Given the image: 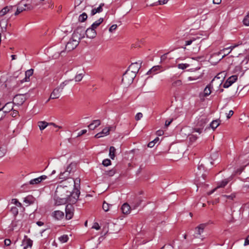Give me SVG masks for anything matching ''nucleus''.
<instances>
[{
	"mask_svg": "<svg viewBox=\"0 0 249 249\" xmlns=\"http://www.w3.org/2000/svg\"><path fill=\"white\" fill-rule=\"evenodd\" d=\"M74 183V181L72 178H69L68 180L57 187L55 194H57V196L68 197L70 204L75 203L79 197L80 192L79 190L75 191L72 190V186Z\"/></svg>",
	"mask_w": 249,
	"mask_h": 249,
	"instance_id": "obj_1",
	"label": "nucleus"
},
{
	"mask_svg": "<svg viewBox=\"0 0 249 249\" xmlns=\"http://www.w3.org/2000/svg\"><path fill=\"white\" fill-rule=\"evenodd\" d=\"M239 44H235L229 47L224 48L220 51L213 53L211 57V61L212 62H217L221 60L226 55L230 53L231 51L235 47L238 46Z\"/></svg>",
	"mask_w": 249,
	"mask_h": 249,
	"instance_id": "obj_2",
	"label": "nucleus"
},
{
	"mask_svg": "<svg viewBox=\"0 0 249 249\" xmlns=\"http://www.w3.org/2000/svg\"><path fill=\"white\" fill-rule=\"evenodd\" d=\"M71 81H72L71 79L66 80L62 83L59 87L54 89L51 94L50 99H54L58 98L60 96L61 93L65 86L68 84V83Z\"/></svg>",
	"mask_w": 249,
	"mask_h": 249,
	"instance_id": "obj_3",
	"label": "nucleus"
},
{
	"mask_svg": "<svg viewBox=\"0 0 249 249\" xmlns=\"http://www.w3.org/2000/svg\"><path fill=\"white\" fill-rule=\"evenodd\" d=\"M135 77L136 74L126 71L123 76L122 82L125 86L129 85L132 83Z\"/></svg>",
	"mask_w": 249,
	"mask_h": 249,
	"instance_id": "obj_4",
	"label": "nucleus"
},
{
	"mask_svg": "<svg viewBox=\"0 0 249 249\" xmlns=\"http://www.w3.org/2000/svg\"><path fill=\"white\" fill-rule=\"evenodd\" d=\"M33 8V6L32 5L25 3L24 0H21L18 4L15 15L17 16L24 11L31 10Z\"/></svg>",
	"mask_w": 249,
	"mask_h": 249,
	"instance_id": "obj_5",
	"label": "nucleus"
},
{
	"mask_svg": "<svg viewBox=\"0 0 249 249\" xmlns=\"http://www.w3.org/2000/svg\"><path fill=\"white\" fill-rule=\"evenodd\" d=\"M85 30L83 27H77L71 36L73 39L79 42L80 40L85 37Z\"/></svg>",
	"mask_w": 249,
	"mask_h": 249,
	"instance_id": "obj_6",
	"label": "nucleus"
},
{
	"mask_svg": "<svg viewBox=\"0 0 249 249\" xmlns=\"http://www.w3.org/2000/svg\"><path fill=\"white\" fill-rule=\"evenodd\" d=\"M54 204L56 206L65 204L67 203H69V200L68 197L57 196V194H54Z\"/></svg>",
	"mask_w": 249,
	"mask_h": 249,
	"instance_id": "obj_7",
	"label": "nucleus"
},
{
	"mask_svg": "<svg viewBox=\"0 0 249 249\" xmlns=\"http://www.w3.org/2000/svg\"><path fill=\"white\" fill-rule=\"evenodd\" d=\"M79 42L73 39L72 37L70 38L69 42L66 45V50L68 51H71L75 49L79 44Z\"/></svg>",
	"mask_w": 249,
	"mask_h": 249,
	"instance_id": "obj_8",
	"label": "nucleus"
},
{
	"mask_svg": "<svg viewBox=\"0 0 249 249\" xmlns=\"http://www.w3.org/2000/svg\"><path fill=\"white\" fill-rule=\"evenodd\" d=\"M27 99L26 94H18L13 99V102L18 106L22 105Z\"/></svg>",
	"mask_w": 249,
	"mask_h": 249,
	"instance_id": "obj_9",
	"label": "nucleus"
},
{
	"mask_svg": "<svg viewBox=\"0 0 249 249\" xmlns=\"http://www.w3.org/2000/svg\"><path fill=\"white\" fill-rule=\"evenodd\" d=\"M238 76L236 75H234L230 76L228 78L226 81L224 83L223 85V87L224 88H228L230 86H231L232 84H233L237 80Z\"/></svg>",
	"mask_w": 249,
	"mask_h": 249,
	"instance_id": "obj_10",
	"label": "nucleus"
},
{
	"mask_svg": "<svg viewBox=\"0 0 249 249\" xmlns=\"http://www.w3.org/2000/svg\"><path fill=\"white\" fill-rule=\"evenodd\" d=\"M33 241L30 239L25 237L22 241L21 246L23 249H31Z\"/></svg>",
	"mask_w": 249,
	"mask_h": 249,
	"instance_id": "obj_11",
	"label": "nucleus"
},
{
	"mask_svg": "<svg viewBox=\"0 0 249 249\" xmlns=\"http://www.w3.org/2000/svg\"><path fill=\"white\" fill-rule=\"evenodd\" d=\"M141 68V65L137 62L132 63L129 67L127 71H131L132 73L136 74L138 72Z\"/></svg>",
	"mask_w": 249,
	"mask_h": 249,
	"instance_id": "obj_12",
	"label": "nucleus"
},
{
	"mask_svg": "<svg viewBox=\"0 0 249 249\" xmlns=\"http://www.w3.org/2000/svg\"><path fill=\"white\" fill-rule=\"evenodd\" d=\"M71 204L69 203L66 206V217L67 219H71L73 216V209Z\"/></svg>",
	"mask_w": 249,
	"mask_h": 249,
	"instance_id": "obj_13",
	"label": "nucleus"
},
{
	"mask_svg": "<svg viewBox=\"0 0 249 249\" xmlns=\"http://www.w3.org/2000/svg\"><path fill=\"white\" fill-rule=\"evenodd\" d=\"M206 226V224H200L195 228V234L196 237H198V235H200L204 232Z\"/></svg>",
	"mask_w": 249,
	"mask_h": 249,
	"instance_id": "obj_14",
	"label": "nucleus"
},
{
	"mask_svg": "<svg viewBox=\"0 0 249 249\" xmlns=\"http://www.w3.org/2000/svg\"><path fill=\"white\" fill-rule=\"evenodd\" d=\"M85 35L88 38H93L96 36V32L95 29L90 27L85 31Z\"/></svg>",
	"mask_w": 249,
	"mask_h": 249,
	"instance_id": "obj_15",
	"label": "nucleus"
},
{
	"mask_svg": "<svg viewBox=\"0 0 249 249\" xmlns=\"http://www.w3.org/2000/svg\"><path fill=\"white\" fill-rule=\"evenodd\" d=\"M226 76V73L225 71H222L219 73H218L212 80V85H213L214 83L216 82L217 80H218L217 82L218 84L221 85L222 84V80L220 79L222 78H224Z\"/></svg>",
	"mask_w": 249,
	"mask_h": 249,
	"instance_id": "obj_16",
	"label": "nucleus"
},
{
	"mask_svg": "<svg viewBox=\"0 0 249 249\" xmlns=\"http://www.w3.org/2000/svg\"><path fill=\"white\" fill-rule=\"evenodd\" d=\"M47 178V177L46 176L42 175L37 178L31 179L29 182V184L31 185L37 184L40 183L43 180L46 179Z\"/></svg>",
	"mask_w": 249,
	"mask_h": 249,
	"instance_id": "obj_17",
	"label": "nucleus"
},
{
	"mask_svg": "<svg viewBox=\"0 0 249 249\" xmlns=\"http://www.w3.org/2000/svg\"><path fill=\"white\" fill-rule=\"evenodd\" d=\"M110 127H106L104 128L102 131L97 134H96L94 137L96 138H100L105 136L109 135Z\"/></svg>",
	"mask_w": 249,
	"mask_h": 249,
	"instance_id": "obj_18",
	"label": "nucleus"
},
{
	"mask_svg": "<svg viewBox=\"0 0 249 249\" xmlns=\"http://www.w3.org/2000/svg\"><path fill=\"white\" fill-rule=\"evenodd\" d=\"M52 216L57 220H61L64 216V213L60 211H55L52 213Z\"/></svg>",
	"mask_w": 249,
	"mask_h": 249,
	"instance_id": "obj_19",
	"label": "nucleus"
},
{
	"mask_svg": "<svg viewBox=\"0 0 249 249\" xmlns=\"http://www.w3.org/2000/svg\"><path fill=\"white\" fill-rule=\"evenodd\" d=\"M239 57H244V58L242 60L241 63L247 64L249 60V48L245 50V53L239 54Z\"/></svg>",
	"mask_w": 249,
	"mask_h": 249,
	"instance_id": "obj_20",
	"label": "nucleus"
},
{
	"mask_svg": "<svg viewBox=\"0 0 249 249\" xmlns=\"http://www.w3.org/2000/svg\"><path fill=\"white\" fill-rule=\"evenodd\" d=\"M2 109L4 111V112L6 114L7 113L10 112L13 108V103L11 102L7 103L5 106H3L1 107Z\"/></svg>",
	"mask_w": 249,
	"mask_h": 249,
	"instance_id": "obj_21",
	"label": "nucleus"
},
{
	"mask_svg": "<svg viewBox=\"0 0 249 249\" xmlns=\"http://www.w3.org/2000/svg\"><path fill=\"white\" fill-rule=\"evenodd\" d=\"M34 70L31 69L30 70H27L25 72V78L21 81L22 83L28 82L30 80V77L33 74Z\"/></svg>",
	"mask_w": 249,
	"mask_h": 249,
	"instance_id": "obj_22",
	"label": "nucleus"
},
{
	"mask_svg": "<svg viewBox=\"0 0 249 249\" xmlns=\"http://www.w3.org/2000/svg\"><path fill=\"white\" fill-rule=\"evenodd\" d=\"M101 124V121L99 120H94L91 124L88 125L89 129L94 130Z\"/></svg>",
	"mask_w": 249,
	"mask_h": 249,
	"instance_id": "obj_23",
	"label": "nucleus"
},
{
	"mask_svg": "<svg viewBox=\"0 0 249 249\" xmlns=\"http://www.w3.org/2000/svg\"><path fill=\"white\" fill-rule=\"evenodd\" d=\"M121 210L123 213L128 214L130 212L131 207L127 203H124L121 207Z\"/></svg>",
	"mask_w": 249,
	"mask_h": 249,
	"instance_id": "obj_24",
	"label": "nucleus"
},
{
	"mask_svg": "<svg viewBox=\"0 0 249 249\" xmlns=\"http://www.w3.org/2000/svg\"><path fill=\"white\" fill-rule=\"evenodd\" d=\"M104 5V3H102L100 4L99 7H98L97 8H94L92 9L91 11V15L92 16L94 15L96 13H99L103 11V6Z\"/></svg>",
	"mask_w": 249,
	"mask_h": 249,
	"instance_id": "obj_25",
	"label": "nucleus"
},
{
	"mask_svg": "<svg viewBox=\"0 0 249 249\" xmlns=\"http://www.w3.org/2000/svg\"><path fill=\"white\" fill-rule=\"evenodd\" d=\"M48 125H49V123L45 121H39L38 122V126L39 129L42 131L46 128Z\"/></svg>",
	"mask_w": 249,
	"mask_h": 249,
	"instance_id": "obj_26",
	"label": "nucleus"
},
{
	"mask_svg": "<svg viewBox=\"0 0 249 249\" xmlns=\"http://www.w3.org/2000/svg\"><path fill=\"white\" fill-rule=\"evenodd\" d=\"M13 8V6H6L5 7L3 8L0 11V17L5 15L9 11H10L11 10H12Z\"/></svg>",
	"mask_w": 249,
	"mask_h": 249,
	"instance_id": "obj_27",
	"label": "nucleus"
},
{
	"mask_svg": "<svg viewBox=\"0 0 249 249\" xmlns=\"http://www.w3.org/2000/svg\"><path fill=\"white\" fill-rule=\"evenodd\" d=\"M220 121L219 119L213 121L210 124V126L213 129L216 128L220 124Z\"/></svg>",
	"mask_w": 249,
	"mask_h": 249,
	"instance_id": "obj_28",
	"label": "nucleus"
},
{
	"mask_svg": "<svg viewBox=\"0 0 249 249\" xmlns=\"http://www.w3.org/2000/svg\"><path fill=\"white\" fill-rule=\"evenodd\" d=\"M115 148L114 146H110L109 148V156L112 160H113L115 157Z\"/></svg>",
	"mask_w": 249,
	"mask_h": 249,
	"instance_id": "obj_29",
	"label": "nucleus"
},
{
	"mask_svg": "<svg viewBox=\"0 0 249 249\" xmlns=\"http://www.w3.org/2000/svg\"><path fill=\"white\" fill-rule=\"evenodd\" d=\"M103 18H100L97 21H95L91 26V27L95 29L103 21Z\"/></svg>",
	"mask_w": 249,
	"mask_h": 249,
	"instance_id": "obj_30",
	"label": "nucleus"
},
{
	"mask_svg": "<svg viewBox=\"0 0 249 249\" xmlns=\"http://www.w3.org/2000/svg\"><path fill=\"white\" fill-rule=\"evenodd\" d=\"M229 182V179L228 178L222 180V181H221L220 182H219L218 184V185L217 186L216 188L218 189L219 188L224 187Z\"/></svg>",
	"mask_w": 249,
	"mask_h": 249,
	"instance_id": "obj_31",
	"label": "nucleus"
},
{
	"mask_svg": "<svg viewBox=\"0 0 249 249\" xmlns=\"http://www.w3.org/2000/svg\"><path fill=\"white\" fill-rule=\"evenodd\" d=\"M242 22L245 26H249V12L244 17Z\"/></svg>",
	"mask_w": 249,
	"mask_h": 249,
	"instance_id": "obj_32",
	"label": "nucleus"
},
{
	"mask_svg": "<svg viewBox=\"0 0 249 249\" xmlns=\"http://www.w3.org/2000/svg\"><path fill=\"white\" fill-rule=\"evenodd\" d=\"M211 86H213L212 83L209 86H207L204 90V93L205 96L209 95L211 93Z\"/></svg>",
	"mask_w": 249,
	"mask_h": 249,
	"instance_id": "obj_33",
	"label": "nucleus"
},
{
	"mask_svg": "<svg viewBox=\"0 0 249 249\" xmlns=\"http://www.w3.org/2000/svg\"><path fill=\"white\" fill-rule=\"evenodd\" d=\"M70 173L69 172H66V170L64 172H61L59 175L60 179H65L68 178L70 176Z\"/></svg>",
	"mask_w": 249,
	"mask_h": 249,
	"instance_id": "obj_34",
	"label": "nucleus"
},
{
	"mask_svg": "<svg viewBox=\"0 0 249 249\" xmlns=\"http://www.w3.org/2000/svg\"><path fill=\"white\" fill-rule=\"evenodd\" d=\"M160 68V66H154L147 72V74H149L152 73H155L157 71H159Z\"/></svg>",
	"mask_w": 249,
	"mask_h": 249,
	"instance_id": "obj_35",
	"label": "nucleus"
},
{
	"mask_svg": "<svg viewBox=\"0 0 249 249\" xmlns=\"http://www.w3.org/2000/svg\"><path fill=\"white\" fill-rule=\"evenodd\" d=\"M24 202L28 205L33 203V197L31 196H28L24 198Z\"/></svg>",
	"mask_w": 249,
	"mask_h": 249,
	"instance_id": "obj_36",
	"label": "nucleus"
},
{
	"mask_svg": "<svg viewBox=\"0 0 249 249\" xmlns=\"http://www.w3.org/2000/svg\"><path fill=\"white\" fill-rule=\"evenodd\" d=\"M69 239L68 236L67 235H63L59 237V240L62 243H64L67 242Z\"/></svg>",
	"mask_w": 249,
	"mask_h": 249,
	"instance_id": "obj_37",
	"label": "nucleus"
},
{
	"mask_svg": "<svg viewBox=\"0 0 249 249\" xmlns=\"http://www.w3.org/2000/svg\"><path fill=\"white\" fill-rule=\"evenodd\" d=\"M112 205L104 201L103 204V209L105 212H107L109 210L110 207H112Z\"/></svg>",
	"mask_w": 249,
	"mask_h": 249,
	"instance_id": "obj_38",
	"label": "nucleus"
},
{
	"mask_svg": "<svg viewBox=\"0 0 249 249\" xmlns=\"http://www.w3.org/2000/svg\"><path fill=\"white\" fill-rule=\"evenodd\" d=\"M88 18L87 15L85 13H83L79 16L78 20L80 22H84Z\"/></svg>",
	"mask_w": 249,
	"mask_h": 249,
	"instance_id": "obj_39",
	"label": "nucleus"
},
{
	"mask_svg": "<svg viewBox=\"0 0 249 249\" xmlns=\"http://www.w3.org/2000/svg\"><path fill=\"white\" fill-rule=\"evenodd\" d=\"M84 74L81 73L75 75L74 80L76 82H79L82 80L84 77Z\"/></svg>",
	"mask_w": 249,
	"mask_h": 249,
	"instance_id": "obj_40",
	"label": "nucleus"
},
{
	"mask_svg": "<svg viewBox=\"0 0 249 249\" xmlns=\"http://www.w3.org/2000/svg\"><path fill=\"white\" fill-rule=\"evenodd\" d=\"M7 152V149L5 147H0V158H2L5 156Z\"/></svg>",
	"mask_w": 249,
	"mask_h": 249,
	"instance_id": "obj_41",
	"label": "nucleus"
},
{
	"mask_svg": "<svg viewBox=\"0 0 249 249\" xmlns=\"http://www.w3.org/2000/svg\"><path fill=\"white\" fill-rule=\"evenodd\" d=\"M182 81L180 80H177L172 83V86L174 87H180L182 85Z\"/></svg>",
	"mask_w": 249,
	"mask_h": 249,
	"instance_id": "obj_42",
	"label": "nucleus"
},
{
	"mask_svg": "<svg viewBox=\"0 0 249 249\" xmlns=\"http://www.w3.org/2000/svg\"><path fill=\"white\" fill-rule=\"evenodd\" d=\"M201 77V74H200L199 76L194 75V76L188 77L187 79H188V81H195V80H196L198 79Z\"/></svg>",
	"mask_w": 249,
	"mask_h": 249,
	"instance_id": "obj_43",
	"label": "nucleus"
},
{
	"mask_svg": "<svg viewBox=\"0 0 249 249\" xmlns=\"http://www.w3.org/2000/svg\"><path fill=\"white\" fill-rule=\"evenodd\" d=\"M74 164H72V163H71L67 167V169H66V172H69L70 173H71L72 170H73L74 169Z\"/></svg>",
	"mask_w": 249,
	"mask_h": 249,
	"instance_id": "obj_44",
	"label": "nucleus"
},
{
	"mask_svg": "<svg viewBox=\"0 0 249 249\" xmlns=\"http://www.w3.org/2000/svg\"><path fill=\"white\" fill-rule=\"evenodd\" d=\"M12 203L16 205L17 206L21 207L22 205L21 203H20L17 199L14 198L12 199Z\"/></svg>",
	"mask_w": 249,
	"mask_h": 249,
	"instance_id": "obj_45",
	"label": "nucleus"
},
{
	"mask_svg": "<svg viewBox=\"0 0 249 249\" xmlns=\"http://www.w3.org/2000/svg\"><path fill=\"white\" fill-rule=\"evenodd\" d=\"M189 67V65L187 64H179L178 65V68L179 69L184 70Z\"/></svg>",
	"mask_w": 249,
	"mask_h": 249,
	"instance_id": "obj_46",
	"label": "nucleus"
},
{
	"mask_svg": "<svg viewBox=\"0 0 249 249\" xmlns=\"http://www.w3.org/2000/svg\"><path fill=\"white\" fill-rule=\"evenodd\" d=\"M102 164L105 166H107L111 164V161L110 160L107 159L103 160V161L102 162Z\"/></svg>",
	"mask_w": 249,
	"mask_h": 249,
	"instance_id": "obj_47",
	"label": "nucleus"
},
{
	"mask_svg": "<svg viewBox=\"0 0 249 249\" xmlns=\"http://www.w3.org/2000/svg\"><path fill=\"white\" fill-rule=\"evenodd\" d=\"M200 126H201V128H194L193 129L194 131L196 132H197L199 134H200L202 132L204 125H200Z\"/></svg>",
	"mask_w": 249,
	"mask_h": 249,
	"instance_id": "obj_48",
	"label": "nucleus"
},
{
	"mask_svg": "<svg viewBox=\"0 0 249 249\" xmlns=\"http://www.w3.org/2000/svg\"><path fill=\"white\" fill-rule=\"evenodd\" d=\"M196 40V38L195 37H193L192 39L187 40L185 41V45L188 46L191 45L193 42L195 41Z\"/></svg>",
	"mask_w": 249,
	"mask_h": 249,
	"instance_id": "obj_49",
	"label": "nucleus"
},
{
	"mask_svg": "<svg viewBox=\"0 0 249 249\" xmlns=\"http://www.w3.org/2000/svg\"><path fill=\"white\" fill-rule=\"evenodd\" d=\"M6 115V113L4 112V111L2 109V108H0V121Z\"/></svg>",
	"mask_w": 249,
	"mask_h": 249,
	"instance_id": "obj_50",
	"label": "nucleus"
},
{
	"mask_svg": "<svg viewBox=\"0 0 249 249\" xmlns=\"http://www.w3.org/2000/svg\"><path fill=\"white\" fill-rule=\"evenodd\" d=\"M142 116H143L141 112H139V113H137V114L136 115L135 119L137 121H139L142 117Z\"/></svg>",
	"mask_w": 249,
	"mask_h": 249,
	"instance_id": "obj_51",
	"label": "nucleus"
},
{
	"mask_svg": "<svg viewBox=\"0 0 249 249\" xmlns=\"http://www.w3.org/2000/svg\"><path fill=\"white\" fill-rule=\"evenodd\" d=\"M11 211L15 215H17L18 213V209L16 207H13L12 208H11Z\"/></svg>",
	"mask_w": 249,
	"mask_h": 249,
	"instance_id": "obj_52",
	"label": "nucleus"
},
{
	"mask_svg": "<svg viewBox=\"0 0 249 249\" xmlns=\"http://www.w3.org/2000/svg\"><path fill=\"white\" fill-rule=\"evenodd\" d=\"M115 173V171L114 169H112L110 171H108L107 172V175L109 176H113Z\"/></svg>",
	"mask_w": 249,
	"mask_h": 249,
	"instance_id": "obj_53",
	"label": "nucleus"
},
{
	"mask_svg": "<svg viewBox=\"0 0 249 249\" xmlns=\"http://www.w3.org/2000/svg\"><path fill=\"white\" fill-rule=\"evenodd\" d=\"M4 22L1 21L0 22V25L1 26V31L5 32L6 30V24H4V26H2V24L4 23Z\"/></svg>",
	"mask_w": 249,
	"mask_h": 249,
	"instance_id": "obj_54",
	"label": "nucleus"
},
{
	"mask_svg": "<svg viewBox=\"0 0 249 249\" xmlns=\"http://www.w3.org/2000/svg\"><path fill=\"white\" fill-rule=\"evenodd\" d=\"M92 228L96 230H99L100 229V226L99 225L98 223H94L92 227Z\"/></svg>",
	"mask_w": 249,
	"mask_h": 249,
	"instance_id": "obj_55",
	"label": "nucleus"
},
{
	"mask_svg": "<svg viewBox=\"0 0 249 249\" xmlns=\"http://www.w3.org/2000/svg\"><path fill=\"white\" fill-rule=\"evenodd\" d=\"M117 25L116 24H113L112 25L109 29V31L110 32H112L114 30H115L117 28Z\"/></svg>",
	"mask_w": 249,
	"mask_h": 249,
	"instance_id": "obj_56",
	"label": "nucleus"
},
{
	"mask_svg": "<svg viewBox=\"0 0 249 249\" xmlns=\"http://www.w3.org/2000/svg\"><path fill=\"white\" fill-rule=\"evenodd\" d=\"M189 139L191 141L193 142L195 141L197 139V137L196 135L192 134L190 136Z\"/></svg>",
	"mask_w": 249,
	"mask_h": 249,
	"instance_id": "obj_57",
	"label": "nucleus"
},
{
	"mask_svg": "<svg viewBox=\"0 0 249 249\" xmlns=\"http://www.w3.org/2000/svg\"><path fill=\"white\" fill-rule=\"evenodd\" d=\"M169 0H159L158 3L160 5L165 4L168 2Z\"/></svg>",
	"mask_w": 249,
	"mask_h": 249,
	"instance_id": "obj_58",
	"label": "nucleus"
},
{
	"mask_svg": "<svg viewBox=\"0 0 249 249\" xmlns=\"http://www.w3.org/2000/svg\"><path fill=\"white\" fill-rule=\"evenodd\" d=\"M197 169L200 171V174L201 171H203L204 170V167L202 164H199L197 167Z\"/></svg>",
	"mask_w": 249,
	"mask_h": 249,
	"instance_id": "obj_59",
	"label": "nucleus"
},
{
	"mask_svg": "<svg viewBox=\"0 0 249 249\" xmlns=\"http://www.w3.org/2000/svg\"><path fill=\"white\" fill-rule=\"evenodd\" d=\"M44 0H38L37 2L34 1L33 2V4L35 6H37V5H39L40 4H41Z\"/></svg>",
	"mask_w": 249,
	"mask_h": 249,
	"instance_id": "obj_60",
	"label": "nucleus"
},
{
	"mask_svg": "<svg viewBox=\"0 0 249 249\" xmlns=\"http://www.w3.org/2000/svg\"><path fill=\"white\" fill-rule=\"evenodd\" d=\"M224 196L226 197L227 198H229L230 199H233L235 197V196L234 194H231V195H229V196L225 195V196Z\"/></svg>",
	"mask_w": 249,
	"mask_h": 249,
	"instance_id": "obj_61",
	"label": "nucleus"
},
{
	"mask_svg": "<svg viewBox=\"0 0 249 249\" xmlns=\"http://www.w3.org/2000/svg\"><path fill=\"white\" fill-rule=\"evenodd\" d=\"M249 245V235L246 237L244 244V246Z\"/></svg>",
	"mask_w": 249,
	"mask_h": 249,
	"instance_id": "obj_62",
	"label": "nucleus"
},
{
	"mask_svg": "<svg viewBox=\"0 0 249 249\" xmlns=\"http://www.w3.org/2000/svg\"><path fill=\"white\" fill-rule=\"evenodd\" d=\"M164 132L162 130H159L156 132V134L159 136H162Z\"/></svg>",
	"mask_w": 249,
	"mask_h": 249,
	"instance_id": "obj_63",
	"label": "nucleus"
},
{
	"mask_svg": "<svg viewBox=\"0 0 249 249\" xmlns=\"http://www.w3.org/2000/svg\"><path fill=\"white\" fill-rule=\"evenodd\" d=\"M11 240L10 239H6L4 240V244L6 246H8L11 244Z\"/></svg>",
	"mask_w": 249,
	"mask_h": 249,
	"instance_id": "obj_64",
	"label": "nucleus"
}]
</instances>
